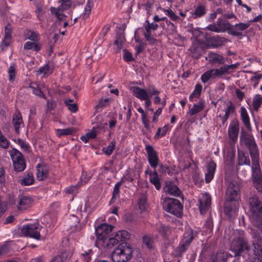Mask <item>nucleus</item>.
Returning <instances> with one entry per match:
<instances>
[{"label": "nucleus", "instance_id": "obj_33", "mask_svg": "<svg viewBox=\"0 0 262 262\" xmlns=\"http://www.w3.org/2000/svg\"><path fill=\"white\" fill-rule=\"evenodd\" d=\"M20 184L24 186H29L34 182L33 174L32 172H25L23 179L19 180Z\"/></svg>", "mask_w": 262, "mask_h": 262}, {"label": "nucleus", "instance_id": "obj_30", "mask_svg": "<svg viewBox=\"0 0 262 262\" xmlns=\"http://www.w3.org/2000/svg\"><path fill=\"white\" fill-rule=\"evenodd\" d=\"M205 106L204 99H200L198 103H194L191 108L189 110V114L190 116L196 115L203 111Z\"/></svg>", "mask_w": 262, "mask_h": 262}, {"label": "nucleus", "instance_id": "obj_8", "mask_svg": "<svg viewBox=\"0 0 262 262\" xmlns=\"http://www.w3.org/2000/svg\"><path fill=\"white\" fill-rule=\"evenodd\" d=\"M251 180L253 187L262 194V171L259 164V158L251 160Z\"/></svg>", "mask_w": 262, "mask_h": 262}, {"label": "nucleus", "instance_id": "obj_19", "mask_svg": "<svg viewBox=\"0 0 262 262\" xmlns=\"http://www.w3.org/2000/svg\"><path fill=\"white\" fill-rule=\"evenodd\" d=\"M237 166L247 165L250 166L251 161L247 151L244 149L238 147L237 148Z\"/></svg>", "mask_w": 262, "mask_h": 262}, {"label": "nucleus", "instance_id": "obj_27", "mask_svg": "<svg viewBox=\"0 0 262 262\" xmlns=\"http://www.w3.org/2000/svg\"><path fill=\"white\" fill-rule=\"evenodd\" d=\"M12 123L15 128V133L17 135L20 133V128L21 125H24V122L21 113L18 112L13 116Z\"/></svg>", "mask_w": 262, "mask_h": 262}, {"label": "nucleus", "instance_id": "obj_54", "mask_svg": "<svg viewBox=\"0 0 262 262\" xmlns=\"http://www.w3.org/2000/svg\"><path fill=\"white\" fill-rule=\"evenodd\" d=\"M93 252L92 249H89L88 251H84L80 254L81 258L83 262H90L91 261V256Z\"/></svg>", "mask_w": 262, "mask_h": 262}, {"label": "nucleus", "instance_id": "obj_31", "mask_svg": "<svg viewBox=\"0 0 262 262\" xmlns=\"http://www.w3.org/2000/svg\"><path fill=\"white\" fill-rule=\"evenodd\" d=\"M206 59H208L209 61L212 64L216 63L223 64L225 62L223 56L213 52L209 53L208 56L206 57Z\"/></svg>", "mask_w": 262, "mask_h": 262}, {"label": "nucleus", "instance_id": "obj_14", "mask_svg": "<svg viewBox=\"0 0 262 262\" xmlns=\"http://www.w3.org/2000/svg\"><path fill=\"white\" fill-rule=\"evenodd\" d=\"M113 228L114 226L113 225L106 223H102L98 225V226L95 228V233L97 237L96 242H99L107 238Z\"/></svg>", "mask_w": 262, "mask_h": 262}, {"label": "nucleus", "instance_id": "obj_7", "mask_svg": "<svg viewBox=\"0 0 262 262\" xmlns=\"http://www.w3.org/2000/svg\"><path fill=\"white\" fill-rule=\"evenodd\" d=\"M162 205L164 210L178 217L183 214V205L176 199L166 198L163 200Z\"/></svg>", "mask_w": 262, "mask_h": 262}, {"label": "nucleus", "instance_id": "obj_35", "mask_svg": "<svg viewBox=\"0 0 262 262\" xmlns=\"http://www.w3.org/2000/svg\"><path fill=\"white\" fill-rule=\"evenodd\" d=\"M166 191L169 194L177 197L180 196L182 194L181 190L173 184H170L168 186H167Z\"/></svg>", "mask_w": 262, "mask_h": 262}, {"label": "nucleus", "instance_id": "obj_11", "mask_svg": "<svg viewBox=\"0 0 262 262\" xmlns=\"http://www.w3.org/2000/svg\"><path fill=\"white\" fill-rule=\"evenodd\" d=\"M9 154L12 159L15 171L16 172L24 171L26 167V165L22 153L17 149L13 148L9 151Z\"/></svg>", "mask_w": 262, "mask_h": 262}, {"label": "nucleus", "instance_id": "obj_38", "mask_svg": "<svg viewBox=\"0 0 262 262\" xmlns=\"http://www.w3.org/2000/svg\"><path fill=\"white\" fill-rule=\"evenodd\" d=\"M137 111L141 114L142 123L144 125V127L147 130L149 129V120L147 118V114L144 112V111L141 107H139Z\"/></svg>", "mask_w": 262, "mask_h": 262}, {"label": "nucleus", "instance_id": "obj_12", "mask_svg": "<svg viewBox=\"0 0 262 262\" xmlns=\"http://www.w3.org/2000/svg\"><path fill=\"white\" fill-rule=\"evenodd\" d=\"M232 25L228 20L222 17H219L215 23L210 24L206 27V29L215 33H224L228 31L229 34Z\"/></svg>", "mask_w": 262, "mask_h": 262}, {"label": "nucleus", "instance_id": "obj_41", "mask_svg": "<svg viewBox=\"0 0 262 262\" xmlns=\"http://www.w3.org/2000/svg\"><path fill=\"white\" fill-rule=\"evenodd\" d=\"M231 69V66L225 64L223 67H221L219 69H213L216 77L222 76L228 73L229 70Z\"/></svg>", "mask_w": 262, "mask_h": 262}, {"label": "nucleus", "instance_id": "obj_13", "mask_svg": "<svg viewBox=\"0 0 262 262\" xmlns=\"http://www.w3.org/2000/svg\"><path fill=\"white\" fill-rule=\"evenodd\" d=\"M130 90L133 95L140 99V100H144V106L146 109L149 108L151 106L152 102L150 99V96L147 90L141 88L138 86H133L130 88Z\"/></svg>", "mask_w": 262, "mask_h": 262}, {"label": "nucleus", "instance_id": "obj_29", "mask_svg": "<svg viewBox=\"0 0 262 262\" xmlns=\"http://www.w3.org/2000/svg\"><path fill=\"white\" fill-rule=\"evenodd\" d=\"M172 127V126L167 124L163 127H159L154 137V139L158 140L165 136L167 133L171 130Z\"/></svg>", "mask_w": 262, "mask_h": 262}, {"label": "nucleus", "instance_id": "obj_10", "mask_svg": "<svg viewBox=\"0 0 262 262\" xmlns=\"http://www.w3.org/2000/svg\"><path fill=\"white\" fill-rule=\"evenodd\" d=\"M42 227L38 222L23 225L21 233L25 236L39 240L40 238V231Z\"/></svg>", "mask_w": 262, "mask_h": 262}, {"label": "nucleus", "instance_id": "obj_15", "mask_svg": "<svg viewBox=\"0 0 262 262\" xmlns=\"http://www.w3.org/2000/svg\"><path fill=\"white\" fill-rule=\"evenodd\" d=\"M211 196L205 192L199 200V209L201 214H205L209 210L211 203Z\"/></svg>", "mask_w": 262, "mask_h": 262}, {"label": "nucleus", "instance_id": "obj_61", "mask_svg": "<svg viewBox=\"0 0 262 262\" xmlns=\"http://www.w3.org/2000/svg\"><path fill=\"white\" fill-rule=\"evenodd\" d=\"M90 179L91 177L88 174L87 172L82 171L79 183H80V185L84 184L86 183Z\"/></svg>", "mask_w": 262, "mask_h": 262}, {"label": "nucleus", "instance_id": "obj_37", "mask_svg": "<svg viewBox=\"0 0 262 262\" xmlns=\"http://www.w3.org/2000/svg\"><path fill=\"white\" fill-rule=\"evenodd\" d=\"M213 69L207 71L201 77V80L204 83H206L209 80L215 78Z\"/></svg>", "mask_w": 262, "mask_h": 262}, {"label": "nucleus", "instance_id": "obj_16", "mask_svg": "<svg viewBox=\"0 0 262 262\" xmlns=\"http://www.w3.org/2000/svg\"><path fill=\"white\" fill-rule=\"evenodd\" d=\"M239 132V124L237 119L232 120L228 129V134L230 141L235 143L238 139Z\"/></svg>", "mask_w": 262, "mask_h": 262}, {"label": "nucleus", "instance_id": "obj_58", "mask_svg": "<svg viewBox=\"0 0 262 262\" xmlns=\"http://www.w3.org/2000/svg\"><path fill=\"white\" fill-rule=\"evenodd\" d=\"M27 38L33 41L38 42L39 40V33L36 31H29L27 33Z\"/></svg>", "mask_w": 262, "mask_h": 262}, {"label": "nucleus", "instance_id": "obj_57", "mask_svg": "<svg viewBox=\"0 0 262 262\" xmlns=\"http://www.w3.org/2000/svg\"><path fill=\"white\" fill-rule=\"evenodd\" d=\"M115 146V142L112 141L106 148H103V150L104 153L107 156H110L112 154L113 151L114 150Z\"/></svg>", "mask_w": 262, "mask_h": 262}, {"label": "nucleus", "instance_id": "obj_56", "mask_svg": "<svg viewBox=\"0 0 262 262\" xmlns=\"http://www.w3.org/2000/svg\"><path fill=\"white\" fill-rule=\"evenodd\" d=\"M160 9L162 10L173 21H177L179 19V16H177L174 12L170 9H166L165 8H161Z\"/></svg>", "mask_w": 262, "mask_h": 262}, {"label": "nucleus", "instance_id": "obj_9", "mask_svg": "<svg viewBox=\"0 0 262 262\" xmlns=\"http://www.w3.org/2000/svg\"><path fill=\"white\" fill-rule=\"evenodd\" d=\"M196 235V232L191 229L185 231L182 241L175 250L177 256H181L187 251Z\"/></svg>", "mask_w": 262, "mask_h": 262}, {"label": "nucleus", "instance_id": "obj_18", "mask_svg": "<svg viewBox=\"0 0 262 262\" xmlns=\"http://www.w3.org/2000/svg\"><path fill=\"white\" fill-rule=\"evenodd\" d=\"M108 237V236L104 240L96 242V246L99 248L103 247L108 249L112 248L114 246L117 245L120 242L119 239L118 238L116 235L114 237Z\"/></svg>", "mask_w": 262, "mask_h": 262}, {"label": "nucleus", "instance_id": "obj_43", "mask_svg": "<svg viewBox=\"0 0 262 262\" xmlns=\"http://www.w3.org/2000/svg\"><path fill=\"white\" fill-rule=\"evenodd\" d=\"M143 246L146 247L149 249H152L154 246V242L153 238L148 235H144L142 237Z\"/></svg>", "mask_w": 262, "mask_h": 262}, {"label": "nucleus", "instance_id": "obj_1", "mask_svg": "<svg viewBox=\"0 0 262 262\" xmlns=\"http://www.w3.org/2000/svg\"><path fill=\"white\" fill-rule=\"evenodd\" d=\"M253 254L249 253L250 246L244 230H239L238 235L232 240L229 250L236 258V262H262V238L258 235L253 241Z\"/></svg>", "mask_w": 262, "mask_h": 262}, {"label": "nucleus", "instance_id": "obj_26", "mask_svg": "<svg viewBox=\"0 0 262 262\" xmlns=\"http://www.w3.org/2000/svg\"><path fill=\"white\" fill-rule=\"evenodd\" d=\"M206 13V7L202 4H199L196 7H195L194 10L190 12L191 16L193 19H198L203 17Z\"/></svg>", "mask_w": 262, "mask_h": 262}, {"label": "nucleus", "instance_id": "obj_50", "mask_svg": "<svg viewBox=\"0 0 262 262\" xmlns=\"http://www.w3.org/2000/svg\"><path fill=\"white\" fill-rule=\"evenodd\" d=\"M79 187L80 185L79 183L75 185H71L66 188L64 190V192L67 194L75 195L78 193Z\"/></svg>", "mask_w": 262, "mask_h": 262}, {"label": "nucleus", "instance_id": "obj_63", "mask_svg": "<svg viewBox=\"0 0 262 262\" xmlns=\"http://www.w3.org/2000/svg\"><path fill=\"white\" fill-rule=\"evenodd\" d=\"M123 59L126 62L134 60L132 54L126 49L124 50Z\"/></svg>", "mask_w": 262, "mask_h": 262}, {"label": "nucleus", "instance_id": "obj_5", "mask_svg": "<svg viewBox=\"0 0 262 262\" xmlns=\"http://www.w3.org/2000/svg\"><path fill=\"white\" fill-rule=\"evenodd\" d=\"M248 204L253 225L259 230H261L262 201L256 195H253L249 198Z\"/></svg>", "mask_w": 262, "mask_h": 262}, {"label": "nucleus", "instance_id": "obj_28", "mask_svg": "<svg viewBox=\"0 0 262 262\" xmlns=\"http://www.w3.org/2000/svg\"><path fill=\"white\" fill-rule=\"evenodd\" d=\"M150 97L154 96L153 101L156 104H159L161 101V98L159 97L160 91L154 84H149L147 89Z\"/></svg>", "mask_w": 262, "mask_h": 262}, {"label": "nucleus", "instance_id": "obj_32", "mask_svg": "<svg viewBox=\"0 0 262 262\" xmlns=\"http://www.w3.org/2000/svg\"><path fill=\"white\" fill-rule=\"evenodd\" d=\"M203 89V86L200 83H196L194 86V89L192 92L190 94L189 99L190 101H196L199 98L201 94Z\"/></svg>", "mask_w": 262, "mask_h": 262}, {"label": "nucleus", "instance_id": "obj_60", "mask_svg": "<svg viewBox=\"0 0 262 262\" xmlns=\"http://www.w3.org/2000/svg\"><path fill=\"white\" fill-rule=\"evenodd\" d=\"M147 200L144 198H140L138 200L139 208L141 212L145 210L147 207Z\"/></svg>", "mask_w": 262, "mask_h": 262}, {"label": "nucleus", "instance_id": "obj_25", "mask_svg": "<svg viewBox=\"0 0 262 262\" xmlns=\"http://www.w3.org/2000/svg\"><path fill=\"white\" fill-rule=\"evenodd\" d=\"M36 177L38 180L43 181L48 178L49 171L46 165L38 164L36 166Z\"/></svg>", "mask_w": 262, "mask_h": 262}, {"label": "nucleus", "instance_id": "obj_55", "mask_svg": "<svg viewBox=\"0 0 262 262\" xmlns=\"http://www.w3.org/2000/svg\"><path fill=\"white\" fill-rule=\"evenodd\" d=\"M204 228L206 232H211L213 231V220L211 216L207 217L204 225Z\"/></svg>", "mask_w": 262, "mask_h": 262}, {"label": "nucleus", "instance_id": "obj_4", "mask_svg": "<svg viewBox=\"0 0 262 262\" xmlns=\"http://www.w3.org/2000/svg\"><path fill=\"white\" fill-rule=\"evenodd\" d=\"M239 148L247 149L251 160L259 158V151L253 135L247 130H242L239 136Z\"/></svg>", "mask_w": 262, "mask_h": 262}, {"label": "nucleus", "instance_id": "obj_59", "mask_svg": "<svg viewBox=\"0 0 262 262\" xmlns=\"http://www.w3.org/2000/svg\"><path fill=\"white\" fill-rule=\"evenodd\" d=\"M110 102V99L109 98L101 99L99 101L98 103L96 105V108L97 110L100 108H102L108 105Z\"/></svg>", "mask_w": 262, "mask_h": 262}, {"label": "nucleus", "instance_id": "obj_64", "mask_svg": "<svg viewBox=\"0 0 262 262\" xmlns=\"http://www.w3.org/2000/svg\"><path fill=\"white\" fill-rule=\"evenodd\" d=\"M159 172L163 174L166 173L169 174L170 172V170L168 165L160 164L159 167Z\"/></svg>", "mask_w": 262, "mask_h": 262}, {"label": "nucleus", "instance_id": "obj_44", "mask_svg": "<svg viewBox=\"0 0 262 262\" xmlns=\"http://www.w3.org/2000/svg\"><path fill=\"white\" fill-rule=\"evenodd\" d=\"M226 108L224 110L225 113L224 116L229 118L230 115L235 113V107L231 101L226 104Z\"/></svg>", "mask_w": 262, "mask_h": 262}, {"label": "nucleus", "instance_id": "obj_17", "mask_svg": "<svg viewBox=\"0 0 262 262\" xmlns=\"http://www.w3.org/2000/svg\"><path fill=\"white\" fill-rule=\"evenodd\" d=\"M250 26V24L249 22L236 24L234 25H232L231 30H230L229 34L242 38L244 36L242 31L247 29Z\"/></svg>", "mask_w": 262, "mask_h": 262}, {"label": "nucleus", "instance_id": "obj_48", "mask_svg": "<svg viewBox=\"0 0 262 262\" xmlns=\"http://www.w3.org/2000/svg\"><path fill=\"white\" fill-rule=\"evenodd\" d=\"M235 157V149L234 148L228 149L227 152L226 160L229 162L230 165L234 164Z\"/></svg>", "mask_w": 262, "mask_h": 262}, {"label": "nucleus", "instance_id": "obj_49", "mask_svg": "<svg viewBox=\"0 0 262 262\" xmlns=\"http://www.w3.org/2000/svg\"><path fill=\"white\" fill-rule=\"evenodd\" d=\"M9 80L11 83H13L15 80L16 68L14 64L11 65L8 71Z\"/></svg>", "mask_w": 262, "mask_h": 262}, {"label": "nucleus", "instance_id": "obj_42", "mask_svg": "<svg viewBox=\"0 0 262 262\" xmlns=\"http://www.w3.org/2000/svg\"><path fill=\"white\" fill-rule=\"evenodd\" d=\"M73 101V99H66L64 101V104L71 112L75 113L78 111V107L77 104L76 103H72Z\"/></svg>", "mask_w": 262, "mask_h": 262}, {"label": "nucleus", "instance_id": "obj_21", "mask_svg": "<svg viewBox=\"0 0 262 262\" xmlns=\"http://www.w3.org/2000/svg\"><path fill=\"white\" fill-rule=\"evenodd\" d=\"M216 164L213 160L208 162L207 165V172L205 173V178L206 183H209L214 178L216 171Z\"/></svg>", "mask_w": 262, "mask_h": 262}, {"label": "nucleus", "instance_id": "obj_46", "mask_svg": "<svg viewBox=\"0 0 262 262\" xmlns=\"http://www.w3.org/2000/svg\"><path fill=\"white\" fill-rule=\"evenodd\" d=\"M93 2L92 0H88L84 8V12L82 14V18L86 19L91 13L92 8L93 6Z\"/></svg>", "mask_w": 262, "mask_h": 262}, {"label": "nucleus", "instance_id": "obj_20", "mask_svg": "<svg viewBox=\"0 0 262 262\" xmlns=\"http://www.w3.org/2000/svg\"><path fill=\"white\" fill-rule=\"evenodd\" d=\"M207 45L213 48H216L222 46L224 43L227 42V39L219 35L210 36L206 39Z\"/></svg>", "mask_w": 262, "mask_h": 262}, {"label": "nucleus", "instance_id": "obj_24", "mask_svg": "<svg viewBox=\"0 0 262 262\" xmlns=\"http://www.w3.org/2000/svg\"><path fill=\"white\" fill-rule=\"evenodd\" d=\"M72 255V254L70 251L66 250L52 257L50 262H68Z\"/></svg>", "mask_w": 262, "mask_h": 262}, {"label": "nucleus", "instance_id": "obj_22", "mask_svg": "<svg viewBox=\"0 0 262 262\" xmlns=\"http://www.w3.org/2000/svg\"><path fill=\"white\" fill-rule=\"evenodd\" d=\"M240 118L247 130L249 132H251L252 127L250 123V117L247 110L244 106L241 107Z\"/></svg>", "mask_w": 262, "mask_h": 262}, {"label": "nucleus", "instance_id": "obj_53", "mask_svg": "<svg viewBox=\"0 0 262 262\" xmlns=\"http://www.w3.org/2000/svg\"><path fill=\"white\" fill-rule=\"evenodd\" d=\"M144 26L146 32H151V31L157 30L159 25L155 22L150 23L148 20H146L144 24Z\"/></svg>", "mask_w": 262, "mask_h": 262}, {"label": "nucleus", "instance_id": "obj_39", "mask_svg": "<svg viewBox=\"0 0 262 262\" xmlns=\"http://www.w3.org/2000/svg\"><path fill=\"white\" fill-rule=\"evenodd\" d=\"M124 37L122 33H118L116 38L114 41V45L117 46L116 52H120L122 48V45L124 41Z\"/></svg>", "mask_w": 262, "mask_h": 262}, {"label": "nucleus", "instance_id": "obj_36", "mask_svg": "<svg viewBox=\"0 0 262 262\" xmlns=\"http://www.w3.org/2000/svg\"><path fill=\"white\" fill-rule=\"evenodd\" d=\"M227 252H218L213 258L212 262H227L229 257H232Z\"/></svg>", "mask_w": 262, "mask_h": 262}, {"label": "nucleus", "instance_id": "obj_52", "mask_svg": "<svg viewBox=\"0 0 262 262\" xmlns=\"http://www.w3.org/2000/svg\"><path fill=\"white\" fill-rule=\"evenodd\" d=\"M116 235L120 241H125L130 238L129 233L126 230L119 231L116 232Z\"/></svg>", "mask_w": 262, "mask_h": 262}, {"label": "nucleus", "instance_id": "obj_34", "mask_svg": "<svg viewBox=\"0 0 262 262\" xmlns=\"http://www.w3.org/2000/svg\"><path fill=\"white\" fill-rule=\"evenodd\" d=\"M41 49V45L38 42L27 41L24 43V50H33L34 51L38 52Z\"/></svg>", "mask_w": 262, "mask_h": 262}, {"label": "nucleus", "instance_id": "obj_3", "mask_svg": "<svg viewBox=\"0 0 262 262\" xmlns=\"http://www.w3.org/2000/svg\"><path fill=\"white\" fill-rule=\"evenodd\" d=\"M145 150L147 154L148 162L150 167L155 169L152 171L148 168L145 171V173L148 174L149 182L155 186L157 190H159L162 187L161 179L156 170L160 161L158 152L150 144L146 145Z\"/></svg>", "mask_w": 262, "mask_h": 262}, {"label": "nucleus", "instance_id": "obj_6", "mask_svg": "<svg viewBox=\"0 0 262 262\" xmlns=\"http://www.w3.org/2000/svg\"><path fill=\"white\" fill-rule=\"evenodd\" d=\"M133 250L128 243L119 245L112 253V259L114 262H126L132 256Z\"/></svg>", "mask_w": 262, "mask_h": 262}, {"label": "nucleus", "instance_id": "obj_47", "mask_svg": "<svg viewBox=\"0 0 262 262\" xmlns=\"http://www.w3.org/2000/svg\"><path fill=\"white\" fill-rule=\"evenodd\" d=\"M253 109L257 111L262 104V96L259 94H256L253 99Z\"/></svg>", "mask_w": 262, "mask_h": 262}, {"label": "nucleus", "instance_id": "obj_62", "mask_svg": "<svg viewBox=\"0 0 262 262\" xmlns=\"http://www.w3.org/2000/svg\"><path fill=\"white\" fill-rule=\"evenodd\" d=\"M137 41L139 42V45L135 48L136 54L139 55L144 51L146 43L141 41L137 40Z\"/></svg>", "mask_w": 262, "mask_h": 262}, {"label": "nucleus", "instance_id": "obj_40", "mask_svg": "<svg viewBox=\"0 0 262 262\" xmlns=\"http://www.w3.org/2000/svg\"><path fill=\"white\" fill-rule=\"evenodd\" d=\"M75 132L76 129L74 127L57 129V135L58 137H60L61 136L73 135Z\"/></svg>", "mask_w": 262, "mask_h": 262}, {"label": "nucleus", "instance_id": "obj_45", "mask_svg": "<svg viewBox=\"0 0 262 262\" xmlns=\"http://www.w3.org/2000/svg\"><path fill=\"white\" fill-rule=\"evenodd\" d=\"M50 11L51 13L55 15L59 21H63L66 19L67 16L63 13L62 11H59L56 8L51 7Z\"/></svg>", "mask_w": 262, "mask_h": 262}, {"label": "nucleus", "instance_id": "obj_51", "mask_svg": "<svg viewBox=\"0 0 262 262\" xmlns=\"http://www.w3.org/2000/svg\"><path fill=\"white\" fill-rule=\"evenodd\" d=\"M61 3L60 5L56 8L59 11H64L70 9L72 6L71 2L70 0H60Z\"/></svg>", "mask_w": 262, "mask_h": 262}, {"label": "nucleus", "instance_id": "obj_23", "mask_svg": "<svg viewBox=\"0 0 262 262\" xmlns=\"http://www.w3.org/2000/svg\"><path fill=\"white\" fill-rule=\"evenodd\" d=\"M33 203L32 199L29 196L19 195L17 208L18 210H24L30 207Z\"/></svg>", "mask_w": 262, "mask_h": 262}, {"label": "nucleus", "instance_id": "obj_2", "mask_svg": "<svg viewBox=\"0 0 262 262\" xmlns=\"http://www.w3.org/2000/svg\"><path fill=\"white\" fill-rule=\"evenodd\" d=\"M240 199L239 185L236 183H230L226 190L224 205V213L229 219L231 220L236 215Z\"/></svg>", "mask_w": 262, "mask_h": 262}]
</instances>
